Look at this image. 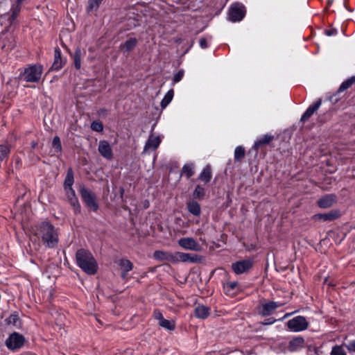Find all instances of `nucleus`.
<instances>
[{"instance_id":"obj_32","label":"nucleus","mask_w":355,"mask_h":355,"mask_svg":"<svg viewBox=\"0 0 355 355\" xmlns=\"http://www.w3.org/2000/svg\"><path fill=\"white\" fill-rule=\"evenodd\" d=\"M174 95L173 89L169 90L164 96V98L161 101V107L165 108L172 101Z\"/></svg>"},{"instance_id":"obj_14","label":"nucleus","mask_w":355,"mask_h":355,"mask_svg":"<svg viewBox=\"0 0 355 355\" xmlns=\"http://www.w3.org/2000/svg\"><path fill=\"white\" fill-rule=\"evenodd\" d=\"M340 216V211L338 210H332L328 213L318 214L314 216L315 219L322 220L323 221H331L338 218Z\"/></svg>"},{"instance_id":"obj_36","label":"nucleus","mask_w":355,"mask_h":355,"mask_svg":"<svg viewBox=\"0 0 355 355\" xmlns=\"http://www.w3.org/2000/svg\"><path fill=\"white\" fill-rule=\"evenodd\" d=\"M158 324L169 331H172L175 329V322L172 320H168L165 318H164L160 322L158 323Z\"/></svg>"},{"instance_id":"obj_23","label":"nucleus","mask_w":355,"mask_h":355,"mask_svg":"<svg viewBox=\"0 0 355 355\" xmlns=\"http://www.w3.org/2000/svg\"><path fill=\"white\" fill-rule=\"evenodd\" d=\"M137 44V40L136 38H130L120 45V49L123 53L129 52L136 46Z\"/></svg>"},{"instance_id":"obj_42","label":"nucleus","mask_w":355,"mask_h":355,"mask_svg":"<svg viewBox=\"0 0 355 355\" xmlns=\"http://www.w3.org/2000/svg\"><path fill=\"white\" fill-rule=\"evenodd\" d=\"M345 347H347L349 355H355V340L345 343Z\"/></svg>"},{"instance_id":"obj_6","label":"nucleus","mask_w":355,"mask_h":355,"mask_svg":"<svg viewBox=\"0 0 355 355\" xmlns=\"http://www.w3.org/2000/svg\"><path fill=\"white\" fill-rule=\"evenodd\" d=\"M178 245L183 249L200 252L202 250L201 245L192 237H183L178 240Z\"/></svg>"},{"instance_id":"obj_19","label":"nucleus","mask_w":355,"mask_h":355,"mask_svg":"<svg viewBox=\"0 0 355 355\" xmlns=\"http://www.w3.org/2000/svg\"><path fill=\"white\" fill-rule=\"evenodd\" d=\"M54 62L51 66L53 70L60 69L65 63V61L61 57V51L58 48H55L54 51Z\"/></svg>"},{"instance_id":"obj_45","label":"nucleus","mask_w":355,"mask_h":355,"mask_svg":"<svg viewBox=\"0 0 355 355\" xmlns=\"http://www.w3.org/2000/svg\"><path fill=\"white\" fill-rule=\"evenodd\" d=\"M153 317L155 320L158 321V323L160 322L164 318L163 317L162 313L159 310L154 311Z\"/></svg>"},{"instance_id":"obj_21","label":"nucleus","mask_w":355,"mask_h":355,"mask_svg":"<svg viewBox=\"0 0 355 355\" xmlns=\"http://www.w3.org/2000/svg\"><path fill=\"white\" fill-rule=\"evenodd\" d=\"M119 266L123 270L121 277L125 279L127 273L132 270L133 266L130 261L125 259H122L119 261Z\"/></svg>"},{"instance_id":"obj_49","label":"nucleus","mask_w":355,"mask_h":355,"mask_svg":"<svg viewBox=\"0 0 355 355\" xmlns=\"http://www.w3.org/2000/svg\"><path fill=\"white\" fill-rule=\"evenodd\" d=\"M24 1V0H17V1L18 3H21Z\"/></svg>"},{"instance_id":"obj_1","label":"nucleus","mask_w":355,"mask_h":355,"mask_svg":"<svg viewBox=\"0 0 355 355\" xmlns=\"http://www.w3.org/2000/svg\"><path fill=\"white\" fill-rule=\"evenodd\" d=\"M77 265L87 274L94 275L98 270V264L92 254L85 249L76 252Z\"/></svg>"},{"instance_id":"obj_8","label":"nucleus","mask_w":355,"mask_h":355,"mask_svg":"<svg viewBox=\"0 0 355 355\" xmlns=\"http://www.w3.org/2000/svg\"><path fill=\"white\" fill-rule=\"evenodd\" d=\"M200 261V258L196 254H191L182 252H176L173 253V263L178 262H189L197 263Z\"/></svg>"},{"instance_id":"obj_10","label":"nucleus","mask_w":355,"mask_h":355,"mask_svg":"<svg viewBox=\"0 0 355 355\" xmlns=\"http://www.w3.org/2000/svg\"><path fill=\"white\" fill-rule=\"evenodd\" d=\"M252 260L245 259L232 263V268L236 275H239L248 271L252 267Z\"/></svg>"},{"instance_id":"obj_18","label":"nucleus","mask_w":355,"mask_h":355,"mask_svg":"<svg viewBox=\"0 0 355 355\" xmlns=\"http://www.w3.org/2000/svg\"><path fill=\"white\" fill-rule=\"evenodd\" d=\"M304 345V339L301 336L293 338L288 344V348L291 352H295L303 348Z\"/></svg>"},{"instance_id":"obj_16","label":"nucleus","mask_w":355,"mask_h":355,"mask_svg":"<svg viewBox=\"0 0 355 355\" xmlns=\"http://www.w3.org/2000/svg\"><path fill=\"white\" fill-rule=\"evenodd\" d=\"M322 103V100L318 99L314 104L310 105L301 117V121H306L313 113L318 110Z\"/></svg>"},{"instance_id":"obj_37","label":"nucleus","mask_w":355,"mask_h":355,"mask_svg":"<svg viewBox=\"0 0 355 355\" xmlns=\"http://www.w3.org/2000/svg\"><path fill=\"white\" fill-rule=\"evenodd\" d=\"M355 83V77H351L350 78L344 81L339 87L338 92H343L345 90L349 88Z\"/></svg>"},{"instance_id":"obj_35","label":"nucleus","mask_w":355,"mask_h":355,"mask_svg":"<svg viewBox=\"0 0 355 355\" xmlns=\"http://www.w3.org/2000/svg\"><path fill=\"white\" fill-rule=\"evenodd\" d=\"M103 1V0H89L87 10L88 12L97 10Z\"/></svg>"},{"instance_id":"obj_2","label":"nucleus","mask_w":355,"mask_h":355,"mask_svg":"<svg viewBox=\"0 0 355 355\" xmlns=\"http://www.w3.org/2000/svg\"><path fill=\"white\" fill-rule=\"evenodd\" d=\"M35 234L38 238H41L43 243L49 248H54L58 243V234L53 226L48 222H43L37 226Z\"/></svg>"},{"instance_id":"obj_51","label":"nucleus","mask_w":355,"mask_h":355,"mask_svg":"<svg viewBox=\"0 0 355 355\" xmlns=\"http://www.w3.org/2000/svg\"><path fill=\"white\" fill-rule=\"evenodd\" d=\"M35 145H36V144H35V143H33V147H35Z\"/></svg>"},{"instance_id":"obj_38","label":"nucleus","mask_w":355,"mask_h":355,"mask_svg":"<svg viewBox=\"0 0 355 355\" xmlns=\"http://www.w3.org/2000/svg\"><path fill=\"white\" fill-rule=\"evenodd\" d=\"M245 156V149L242 146H237L234 150V160L241 161Z\"/></svg>"},{"instance_id":"obj_39","label":"nucleus","mask_w":355,"mask_h":355,"mask_svg":"<svg viewBox=\"0 0 355 355\" xmlns=\"http://www.w3.org/2000/svg\"><path fill=\"white\" fill-rule=\"evenodd\" d=\"M6 322L8 324H11L15 327L19 326V319L17 314H11L6 320Z\"/></svg>"},{"instance_id":"obj_24","label":"nucleus","mask_w":355,"mask_h":355,"mask_svg":"<svg viewBox=\"0 0 355 355\" xmlns=\"http://www.w3.org/2000/svg\"><path fill=\"white\" fill-rule=\"evenodd\" d=\"M85 55V52H83L80 49L77 48L73 55L74 66L76 69H80L81 67V59Z\"/></svg>"},{"instance_id":"obj_13","label":"nucleus","mask_w":355,"mask_h":355,"mask_svg":"<svg viewBox=\"0 0 355 355\" xmlns=\"http://www.w3.org/2000/svg\"><path fill=\"white\" fill-rule=\"evenodd\" d=\"M64 191L68 200L69 201L71 205L73 207L74 212L76 214L79 213L80 211V205L77 197L76 196L74 190L72 188H67L64 189Z\"/></svg>"},{"instance_id":"obj_20","label":"nucleus","mask_w":355,"mask_h":355,"mask_svg":"<svg viewBox=\"0 0 355 355\" xmlns=\"http://www.w3.org/2000/svg\"><path fill=\"white\" fill-rule=\"evenodd\" d=\"M160 143L161 139L159 136L150 135L144 146V151L157 149Z\"/></svg>"},{"instance_id":"obj_44","label":"nucleus","mask_w":355,"mask_h":355,"mask_svg":"<svg viewBox=\"0 0 355 355\" xmlns=\"http://www.w3.org/2000/svg\"><path fill=\"white\" fill-rule=\"evenodd\" d=\"M184 76V71L180 70L173 77V83L180 82Z\"/></svg>"},{"instance_id":"obj_29","label":"nucleus","mask_w":355,"mask_h":355,"mask_svg":"<svg viewBox=\"0 0 355 355\" xmlns=\"http://www.w3.org/2000/svg\"><path fill=\"white\" fill-rule=\"evenodd\" d=\"M187 208L189 211L194 216H199L200 214V205L196 201H189L187 203Z\"/></svg>"},{"instance_id":"obj_17","label":"nucleus","mask_w":355,"mask_h":355,"mask_svg":"<svg viewBox=\"0 0 355 355\" xmlns=\"http://www.w3.org/2000/svg\"><path fill=\"white\" fill-rule=\"evenodd\" d=\"M336 196L326 195L318 200V205L321 208H329L336 202Z\"/></svg>"},{"instance_id":"obj_50","label":"nucleus","mask_w":355,"mask_h":355,"mask_svg":"<svg viewBox=\"0 0 355 355\" xmlns=\"http://www.w3.org/2000/svg\"><path fill=\"white\" fill-rule=\"evenodd\" d=\"M291 315V313H287V314L285 315V317H286V316H288V315Z\"/></svg>"},{"instance_id":"obj_27","label":"nucleus","mask_w":355,"mask_h":355,"mask_svg":"<svg viewBox=\"0 0 355 355\" xmlns=\"http://www.w3.org/2000/svg\"><path fill=\"white\" fill-rule=\"evenodd\" d=\"M1 41L3 43V48L6 49H12L15 46V39L12 35L10 34L5 36L4 37H1Z\"/></svg>"},{"instance_id":"obj_46","label":"nucleus","mask_w":355,"mask_h":355,"mask_svg":"<svg viewBox=\"0 0 355 355\" xmlns=\"http://www.w3.org/2000/svg\"><path fill=\"white\" fill-rule=\"evenodd\" d=\"M199 44L202 49H206L208 46L207 40L204 37L200 40Z\"/></svg>"},{"instance_id":"obj_25","label":"nucleus","mask_w":355,"mask_h":355,"mask_svg":"<svg viewBox=\"0 0 355 355\" xmlns=\"http://www.w3.org/2000/svg\"><path fill=\"white\" fill-rule=\"evenodd\" d=\"M272 139L273 136L270 135H265L254 142L253 148L257 150L260 146L269 144Z\"/></svg>"},{"instance_id":"obj_7","label":"nucleus","mask_w":355,"mask_h":355,"mask_svg":"<svg viewBox=\"0 0 355 355\" xmlns=\"http://www.w3.org/2000/svg\"><path fill=\"white\" fill-rule=\"evenodd\" d=\"M80 192L86 205L93 211H96L98 209V206L96 202V197L94 194L84 187L81 188Z\"/></svg>"},{"instance_id":"obj_15","label":"nucleus","mask_w":355,"mask_h":355,"mask_svg":"<svg viewBox=\"0 0 355 355\" xmlns=\"http://www.w3.org/2000/svg\"><path fill=\"white\" fill-rule=\"evenodd\" d=\"M153 257L159 261L173 263V253L170 252L157 250L154 252Z\"/></svg>"},{"instance_id":"obj_30","label":"nucleus","mask_w":355,"mask_h":355,"mask_svg":"<svg viewBox=\"0 0 355 355\" xmlns=\"http://www.w3.org/2000/svg\"><path fill=\"white\" fill-rule=\"evenodd\" d=\"M211 171L209 166H207L201 172L199 175V179L205 183H207L211 180Z\"/></svg>"},{"instance_id":"obj_28","label":"nucleus","mask_w":355,"mask_h":355,"mask_svg":"<svg viewBox=\"0 0 355 355\" xmlns=\"http://www.w3.org/2000/svg\"><path fill=\"white\" fill-rule=\"evenodd\" d=\"M21 10V3L17 1L15 5H13L10 9V16L8 19L10 24H12L15 19L17 17Z\"/></svg>"},{"instance_id":"obj_34","label":"nucleus","mask_w":355,"mask_h":355,"mask_svg":"<svg viewBox=\"0 0 355 355\" xmlns=\"http://www.w3.org/2000/svg\"><path fill=\"white\" fill-rule=\"evenodd\" d=\"M62 150V146L60 138L58 137H55L53 139L52 141V152L54 154L60 153Z\"/></svg>"},{"instance_id":"obj_22","label":"nucleus","mask_w":355,"mask_h":355,"mask_svg":"<svg viewBox=\"0 0 355 355\" xmlns=\"http://www.w3.org/2000/svg\"><path fill=\"white\" fill-rule=\"evenodd\" d=\"M209 311L210 310L209 307L202 304H199L195 308V316L200 319H205L209 315Z\"/></svg>"},{"instance_id":"obj_11","label":"nucleus","mask_w":355,"mask_h":355,"mask_svg":"<svg viewBox=\"0 0 355 355\" xmlns=\"http://www.w3.org/2000/svg\"><path fill=\"white\" fill-rule=\"evenodd\" d=\"M282 304H277L275 302H268L262 303L258 309V312L262 316H268L271 315L275 309L279 307Z\"/></svg>"},{"instance_id":"obj_4","label":"nucleus","mask_w":355,"mask_h":355,"mask_svg":"<svg viewBox=\"0 0 355 355\" xmlns=\"http://www.w3.org/2000/svg\"><path fill=\"white\" fill-rule=\"evenodd\" d=\"M245 12V8L243 4L235 3L229 9L228 19L232 22L240 21L244 17Z\"/></svg>"},{"instance_id":"obj_12","label":"nucleus","mask_w":355,"mask_h":355,"mask_svg":"<svg viewBox=\"0 0 355 355\" xmlns=\"http://www.w3.org/2000/svg\"><path fill=\"white\" fill-rule=\"evenodd\" d=\"M99 153L105 159H111L113 157L112 149L107 141H100L98 146Z\"/></svg>"},{"instance_id":"obj_40","label":"nucleus","mask_w":355,"mask_h":355,"mask_svg":"<svg viewBox=\"0 0 355 355\" xmlns=\"http://www.w3.org/2000/svg\"><path fill=\"white\" fill-rule=\"evenodd\" d=\"M182 173L184 174L187 178H189L193 175V164H185L182 168Z\"/></svg>"},{"instance_id":"obj_9","label":"nucleus","mask_w":355,"mask_h":355,"mask_svg":"<svg viewBox=\"0 0 355 355\" xmlns=\"http://www.w3.org/2000/svg\"><path fill=\"white\" fill-rule=\"evenodd\" d=\"M24 343V338L18 333L12 334L6 340V345L10 349L20 348Z\"/></svg>"},{"instance_id":"obj_31","label":"nucleus","mask_w":355,"mask_h":355,"mask_svg":"<svg viewBox=\"0 0 355 355\" xmlns=\"http://www.w3.org/2000/svg\"><path fill=\"white\" fill-rule=\"evenodd\" d=\"M73 171L69 168L67 171L64 182V188H72V185L73 184Z\"/></svg>"},{"instance_id":"obj_33","label":"nucleus","mask_w":355,"mask_h":355,"mask_svg":"<svg viewBox=\"0 0 355 355\" xmlns=\"http://www.w3.org/2000/svg\"><path fill=\"white\" fill-rule=\"evenodd\" d=\"M237 286L238 283L236 282H230L224 284L223 288L227 295H232Z\"/></svg>"},{"instance_id":"obj_47","label":"nucleus","mask_w":355,"mask_h":355,"mask_svg":"<svg viewBox=\"0 0 355 355\" xmlns=\"http://www.w3.org/2000/svg\"><path fill=\"white\" fill-rule=\"evenodd\" d=\"M275 322V320L269 318V319L266 320L264 322H263V324L264 325H268V324H273Z\"/></svg>"},{"instance_id":"obj_5","label":"nucleus","mask_w":355,"mask_h":355,"mask_svg":"<svg viewBox=\"0 0 355 355\" xmlns=\"http://www.w3.org/2000/svg\"><path fill=\"white\" fill-rule=\"evenodd\" d=\"M309 323L303 316H297L287 322L288 328L293 332L304 331L308 328Z\"/></svg>"},{"instance_id":"obj_3","label":"nucleus","mask_w":355,"mask_h":355,"mask_svg":"<svg viewBox=\"0 0 355 355\" xmlns=\"http://www.w3.org/2000/svg\"><path fill=\"white\" fill-rule=\"evenodd\" d=\"M43 72V67L40 64L30 65L26 67L21 74L24 80L29 83L40 81Z\"/></svg>"},{"instance_id":"obj_43","label":"nucleus","mask_w":355,"mask_h":355,"mask_svg":"<svg viewBox=\"0 0 355 355\" xmlns=\"http://www.w3.org/2000/svg\"><path fill=\"white\" fill-rule=\"evenodd\" d=\"M91 128L94 131L100 132L103 131V125L101 122L94 121L91 124Z\"/></svg>"},{"instance_id":"obj_26","label":"nucleus","mask_w":355,"mask_h":355,"mask_svg":"<svg viewBox=\"0 0 355 355\" xmlns=\"http://www.w3.org/2000/svg\"><path fill=\"white\" fill-rule=\"evenodd\" d=\"M330 354L331 355H349L345 343H343L339 345H335L334 347H333Z\"/></svg>"},{"instance_id":"obj_41","label":"nucleus","mask_w":355,"mask_h":355,"mask_svg":"<svg viewBox=\"0 0 355 355\" xmlns=\"http://www.w3.org/2000/svg\"><path fill=\"white\" fill-rule=\"evenodd\" d=\"M205 194V189L200 185H197L193 196L195 198H202Z\"/></svg>"},{"instance_id":"obj_48","label":"nucleus","mask_w":355,"mask_h":355,"mask_svg":"<svg viewBox=\"0 0 355 355\" xmlns=\"http://www.w3.org/2000/svg\"><path fill=\"white\" fill-rule=\"evenodd\" d=\"M327 34L330 36V35H331L333 34V33L331 31H328L327 32Z\"/></svg>"}]
</instances>
